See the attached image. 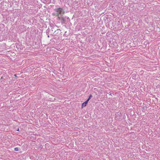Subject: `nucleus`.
<instances>
[{"mask_svg":"<svg viewBox=\"0 0 160 160\" xmlns=\"http://www.w3.org/2000/svg\"><path fill=\"white\" fill-rule=\"evenodd\" d=\"M55 11L57 12L56 16H58L59 15L62 16L65 13V11L63 8H56L54 9Z\"/></svg>","mask_w":160,"mask_h":160,"instance_id":"nucleus-1","label":"nucleus"},{"mask_svg":"<svg viewBox=\"0 0 160 160\" xmlns=\"http://www.w3.org/2000/svg\"><path fill=\"white\" fill-rule=\"evenodd\" d=\"M61 22L62 24H63L65 23L66 21L65 18L64 17H61Z\"/></svg>","mask_w":160,"mask_h":160,"instance_id":"nucleus-2","label":"nucleus"},{"mask_svg":"<svg viewBox=\"0 0 160 160\" xmlns=\"http://www.w3.org/2000/svg\"><path fill=\"white\" fill-rule=\"evenodd\" d=\"M88 102V101L87 100L84 102H83L82 105V108L83 107H85Z\"/></svg>","mask_w":160,"mask_h":160,"instance_id":"nucleus-3","label":"nucleus"},{"mask_svg":"<svg viewBox=\"0 0 160 160\" xmlns=\"http://www.w3.org/2000/svg\"><path fill=\"white\" fill-rule=\"evenodd\" d=\"M61 31L60 29H57L56 30H55L54 31V33H59Z\"/></svg>","mask_w":160,"mask_h":160,"instance_id":"nucleus-4","label":"nucleus"},{"mask_svg":"<svg viewBox=\"0 0 160 160\" xmlns=\"http://www.w3.org/2000/svg\"><path fill=\"white\" fill-rule=\"evenodd\" d=\"M92 97V95L90 94L89 95V97L88 98L87 100H88L89 101V100Z\"/></svg>","mask_w":160,"mask_h":160,"instance_id":"nucleus-5","label":"nucleus"},{"mask_svg":"<svg viewBox=\"0 0 160 160\" xmlns=\"http://www.w3.org/2000/svg\"><path fill=\"white\" fill-rule=\"evenodd\" d=\"M50 30L48 28L47 30H46V33L49 34V32H50Z\"/></svg>","mask_w":160,"mask_h":160,"instance_id":"nucleus-6","label":"nucleus"},{"mask_svg":"<svg viewBox=\"0 0 160 160\" xmlns=\"http://www.w3.org/2000/svg\"><path fill=\"white\" fill-rule=\"evenodd\" d=\"M14 150L15 151H18L19 150L18 148H14Z\"/></svg>","mask_w":160,"mask_h":160,"instance_id":"nucleus-7","label":"nucleus"},{"mask_svg":"<svg viewBox=\"0 0 160 160\" xmlns=\"http://www.w3.org/2000/svg\"><path fill=\"white\" fill-rule=\"evenodd\" d=\"M147 108V107H145V106L144 107H143L142 108V109H143V110H145V109H146V108Z\"/></svg>","mask_w":160,"mask_h":160,"instance_id":"nucleus-8","label":"nucleus"},{"mask_svg":"<svg viewBox=\"0 0 160 160\" xmlns=\"http://www.w3.org/2000/svg\"><path fill=\"white\" fill-rule=\"evenodd\" d=\"M51 29L52 31V32H53L54 31V28H52Z\"/></svg>","mask_w":160,"mask_h":160,"instance_id":"nucleus-9","label":"nucleus"},{"mask_svg":"<svg viewBox=\"0 0 160 160\" xmlns=\"http://www.w3.org/2000/svg\"><path fill=\"white\" fill-rule=\"evenodd\" d=\"M48 145H49V144H48V143H46V144H45V146H47H47H48Z\"/></svg>","mask_w":160,"mask_h":160,"instance_id":"nucleus-10","label":"nucleus"},{"mask_svg":"<svg viewBox=\"0 0 160 160\" xmlns=\"http://www.w3.org/2000/svg\"><path fill=\"white\" fill-rule=\"evenodd\" d=\"M58 18L59 19V20H61V17H58Z\"/></svg>","mask_w":160,"mask_h":160,"instance_id":"nucleus-11","label":"nucleus"},{"mask_svg":"<svg viewBox=\"0 0 160 160\" xmlns=\"http://www.w3.org/2000/svg\"><path fill=\"white\" fill-rule=\"evenodd\" d=\"M41 1H42V2H43V3H45V2H44V1H46L45 0H41Z\"/></svg>","mask_w":160,"mask_h":160,"instance_id":"nucleus-12","label":"nucleus"},{"mask_svg":"<svg viewBox=\"0 0 160 160\" xmlns=\"http://www.w3.org/2000/svg\"><path fill=\"white\" fill-rule=\"evenodd\" d=\"M47 34L48 35V38H49V36L48 35V34Z\"/></svg>","mask_w":160,"mask_h":160,"instance_id":"nucleus-13","label":"nucleus"},{"mask_svg":"<svg viewBox=\"0 0 160 160\" xmlns=\"http://www.w3.org/2000/svg\"><path fill=\"white\" fill-rule=\"evenodd\" d=\"M14 76L15 77H17V75L16 74H14Z\"/></svg>","mask_w":160,"mask_h":160,"instance_id":"nucleus-14","label":"nucleus"},{"mask_svg":"<svg viewBox=\"0 0 160 160\" xmlns=\"http://www.w3.org/2000/svg\"><path fill=\"white\" fill-rule=\"evenodd\" d=\"M17 131H19V128H18V129L17 130Z\"/></svg>","mask_w":160,"mask_h":160,"instance_id":"nucleus-15","label":"nucleus"},{"mask_svg":"<svg viewBox=\"0 0 160 160\" xmlns=\"http://www.w3.org/2000/svg\"><path fill=\"white\" fill-rule=\"evenodd\" d=\"M2 77H1V79H2Z\"/></svg>","mask_w":160,"mask_h":160,"instance_id":"nucleus-16","label":"nucleus"}]
</instances>
